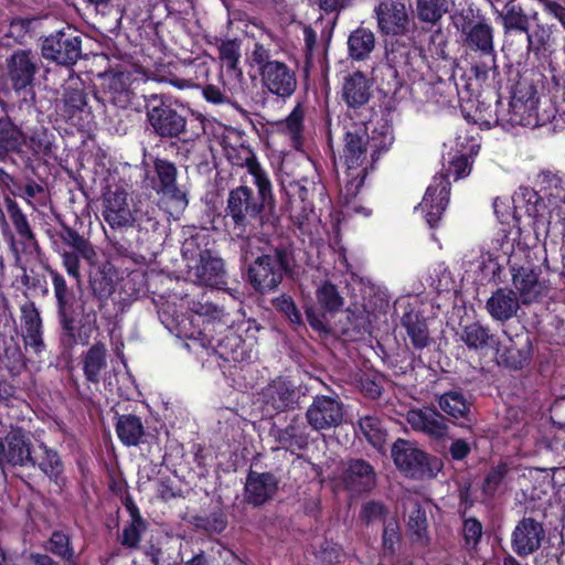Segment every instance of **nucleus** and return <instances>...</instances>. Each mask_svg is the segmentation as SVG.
I'll return each mask as SVG.
<instances>
[{
	"instance_id": "obj_1",
	"label": "nucleus",
	"mask_w": 565,
	"mask_h": 565,
	"mask_svg": "<svg viewBox=\"0 0 565 565\" xmlns=\"http://www.w3.org/2000/svg\"><path fill=\"white\" fill-rule=\"evenodd\" d=\"M497 243L502 255L488 252L481 256L482 265L486 267V262L492 263L491 271L494 274L500 267V258L505 257L510 268L511 282L521 302L530 305L543 300L550 291V284L548 280L541 277L540 267L529 259V252L522 247L515 248L513 239L507 235L498 239Z\"/></svg>"
},
{
	"instance_id": "obj_2",
	"label": "nucleus",
	"mask_w": 565,
	"mask_h": 565,
	"mask_svg": "<svg viewBox=\"0 0 565 565\" xmlns=\"http://www.w3.org/2000/svg\"><path fill=\"white\" fill-rule=\"evenodd\" d=\"M63 244L68 249L60 252L62 264L67 275L81 282L82 275L79 269V259H84L90 267L89 285L96 297L99 299L109 296L113 292V279L100 266L95 267L97 262V252L92 243L71 227H65L60 235Z\"/></svg>"
},
{
	"instance_id": "obj_3",
	"label": "nucleus",
	"mask_w": 565,
	"mask_h": 565,
	"mask_svg": "<svg viewBox=\"0 0 565 565\" xmlns=\"http://www.w3.org/2000/svg\"><path fill=\"white\" fill-rule=\"evenodd\" d=\"M275 204L273 195V186L270 185V199H264L258 191L255 196L254 192L247 185H239L233 189L227 199L226 215L231 217L234 227L233 231L237 237L242 238L241 250L245 259L248 254L253 255L250 246L257 237H250L247 234V228L250 226L252 221L256 220L265 206L273 207Z\"/></svg>"
},
{
	"instance_id": "obj_4",
	"label": "nucleus",
	"mask_w": 565,
	"mask_h": 565,
	"mask_svg": "<svg viewBox=\"0 0 565 565\" xmlns=\"http://www.w3.org/2000/svg\"><path fill=\"white\" fill-rule=\"evenodd\" d=\"M252 67H256L262 87L282 99L289 98L297 89V77L286 63L271 58L270 50L256 43L248 56Z\"/></svg>"
},
{
	"instance_id": "obj_5",
	"label": "nucleus",
	"mask_w": 565,
	"mask_h": 565,
	"mask_svg": "<svg viewBox=\"0 0 565 565\" xmlns=\"http://www.w3.org/2000/svg\"><path fill=\"white\" fill-rule=\"evenodd\" d=\"M102 214L113 230L131 226L142 228L145 223H152L153 227L157 225L153 209L142 212L134 204L124 189H116L104 194Z\"/></svg>"
},
{
	"instance_id": "obj_6",
	"label": "nucleus",
	"mask_w": 565,
	"mask_h": 565,
	"mask_svg": "<svg viewBox=\"0 0 565 565\" xmlns=\"http://www.w3.org/2000/svg\"><path fill=\"white\" fill-rule=\"evenodd\" d=\"M367 132L362 126L349 130L344 137L343 159L345 171V195L358 193L364 183L367 171V157L371 149L367 145Z\"/></svg>"
},
{
	"instance_id": "obj_7",
	"label": "nucleus",
	"mask_w": 565,
	"mask_h": 565,
	"mask_svg": "<svg viewBox=\"0 0 565 565\" xmlns=\"http://www.w3.org/2000/svg\"><path fill=\"white\" fill-rule=\"evenodd\" d=\"M195 241L189 239L184 243L182 253L186 260L188 279L193 284L221 288L226 284L225 269L222 258L210 249L195 252Z\"/></svg>"
},
{
	"instance_id": "obj_8",
	"label": "nucleus",
	"mask_w": 565,
	"mask_h": 565,
	"mask_svg": "<svg viewBox=\"0 0 565 565\" xmlns=\"http://www.w3.org/2000/svg\"><path fill=\"white\" fill-rule=\"evenodd\" d=\"M392 458L401 472L414 479H431L441 469L439 459L428 456L414 443L405 439L394 443Z\"/></svg>"
},
{
	"instance_id": "obj_9",
	"label": "nucleus",
	"mask_w": 565,
	"mask_h": 565,
	"mask_svg": "<svg viewBox=\"0 0 565 565\" xmlns=\"http://www.w3.org/2000/svg\"><path fill=\"white\" fill-rule=\"evenodd\" d=\"M290 268V253L276 247L273 253L258 256L248 268L252 286L260 291L275 289L282 280L284 273Z\"/></svg>"
},
{
	"instance_id": "obj_10",
	"label": "nucleus",
	"mask_w": 565,
	"mask_h": 565,
	"mask_svg": "<svg viewBox=\"0 0 565 565\" xmlns=\"http://www.w3.org/2000/svg\"><path fill=\"white\" fill-rule=\"evenodd\" d=\"M81 317L77 319L75 309L66 312L60 317V323L63 329V342L68 347H74L77 343L83 345L88 344L94 332L98 330L97 312L94 307L89 306L87 301H82Z\"/></svg>"
},
{
	"instance_id": "obj_11",
	"label": "nucleus",
	"mask_w": 565,
	"mask_h": 565,
	"mask_svg": "<svg viewBox=\"0 0 565 565\" xmlns=\"http://www.w3.org/2000/svg\"><path fill=\"white\" fill-rule=\"evenodd\" d=\"M82 54V39L71 28L60 30L44 39L42 55L61 65H74Z\"/></svg>"
},
{
	"instance_id": "obj_12",
	"label": "nucleus",
	"mask_w": 565,
	"mask_h": 565,
	"mask_svg": "<svg viewBox=\"0 0 565 565\" xmlns=\"http://www.w3.org/2000/svg\"><path fill=\"white\" fill-rule=\"evenodd\" d=\"M343 404L333 396L317 395L306 411V419L313 430H327L343 422Z\"/></svg>"
},
{
	"instance_id": "obj_13",
	"label": "nucleus",
	"mask_w": 565,
	"mask_h": 565,
	"mask_svg": "<svg viewBox=\"0 0 565 565\" xmlns=\"http://www.w3.org/2000/svg\"><path fill=\"white\" fill-rule=\"evenodd\" d=\"M41 60L30 50H17L7 60V74L12 88L23 90L33 86Z\"/></svg>"
},
{
	"instance_id": "obj_14",
	"label": "nucleus",
	"mask_w": 565,
	"mask_h": 565,
	"mask_svg": "<svg viewBox=\"0 0 565 565\" xmlns=\"http://www.w3.org/2000/svg\"><path fill=\"white\" fill-rule=\"evenodd\" d=\"M32 441L24 430L11 429L3 438H0V466H32L36 460L31 452Z\"/></svg>"
},
{
	"instance_id": "obj_15",
	"label": "nucleus",
	"mask_w": 565,
	"mask_h": 565,
	"mask_svg": "<svg viewBox=\"0 0 565 565\" xmlns=\"http://www.w3.org/2000/svg\"><path fill=\"white\" fill-rule=\"evenodd\" d=\"M387 61L396 73L407 76L413 82L422 81L428 67L423 51L415 45H393L387 54Z\"/></svg>"
},
{
	"instance_id": "obj_16",
	"label": "nucleus",
	"mask_w": 565,
	"mask_h": 565,
	"mask_svg": "<svg viewBox=\"0 0 565 565\" xmlns=\"http://www.w3.org/2000/svg\"><path fill=\"white\" fill-rule=\"evenodd\" d=\"M148 119L161 137H175L185 128V118L157 96H152L148 105Z\"/></svg>"
},
{
	"instance_id": "obj_17",
	"label": "nucleus",
	"mask_w": 565,
	"mask_h": 565,
	"mask_svg": "<svg viewBox=\"0 0 565 565\" xmlns=\"http://www.w3.org/2000/svg\"><path fill=\"white\" fill-rule=\"evenodd\" d=\"M450 182L447 174H437L428 185L418 207L430 227L435 226L449 202Z\"/></svg>"
},
{
	"instance_id": "obj_18",
	"label": "nucleus",
	"mask_w": 565,
	"mask_h": 565,
	"mask_svg": "<svg viewBox=\"0 0 565 565\" xmlns=\"http://www.w3.org/2000/svg\"><path fill=\"white\" fill-rule=\"evenodd\" d=\"M299 399V393L292 382L277 377L260 392V401L268 414L292 409Z\"/></svg>"
},
{
	"instance_id": "obj_19",
	"label": "nucleus",
	"mask_w": 565,
	"mask_h": 565,
	"mask_svg": "<svg viewBox=\"0 0 565 565\" xmlns=\"http://www.w3.org/2000/svg\"><path fill=\"white\" fill-rule=\"evenodd\" d=\"M228 161L237 167H245L253 177V183L264 199H270V180L265 169L258 162L253 150L244 145L225 148Z\"/></svg>"
},
{
	"instance_id": "obj_20",
	"label": "nucleus",
	"mask_w": 565,
	"mask_h": 565,
	"mask_svg": "<svg viewBox=\"0 0 565 565\" xmlns=\"http://www.w3.org/2000/svg\"><path fill=\"white\" fill-rule=\"evenodd\" d=\"M153 167L157 177L150 178L146 174L145 181L148 182V185L157 193H162L175 201L180 207L186 206L188 200L185 193L177 185L175 166L170 161L157 159Z\"/></svg>"
},
{
	"instance_id": "obj_21",
	"label": "nucleus",
	"mask_w": 565,
	"mask_h": 565,
	"mask_svg": "<svg viewBox=\"0 0 565 565\" xmlns=\"http://www.w3.org/2000/svg\"><path fill=\"white\" fill-rule=\"evenodd\" d=\"M545 531L532 518L522 519L512 533V548L519 556H527L541 547Z\"/></svg>"
},
{
	"instance_id": "obj_22",
	"label": "nucleus",
	"mask_w": 565,
	"mask_h": 565,
	"mask_svg": "<svg viewBox=\"0 0 565 565\" xmlns=\"http://www.w3.org/2000/svg\"><path fill=\"white\" fill-rule=\"evenodd\" d=\"M341 479L348 490L362 493L375 487L376 473L367 461L351 459L343 465Z\"/></svg>"
},
{
	"instance_id": "obj_23",
	"label": "nucleus",
	"mask_w": 565,
	"mask_h": 565,
	"mask_svg": "<svg viewBox=\"0 0 565 565\" xmlns=\"http://www.w3.org/2000/svg\"><path fill=\"white\" fill-rule=\"evenodd\" d=\"M254 340H243L237 331L228 329L226 334L217 340L215 354L227 362H243L253 356Z\"/></svg>"
},
{
	"instance_id": "obj_24",
	"label": "nucleus",
	"mask_w": 565,
	"mask_h": 565,
	"mask_svg": "<svg viewBox=\"0 0 565 565\" xmlns=\"http://www.w3.org/2000/svg\"><path fill=\"white\" fill-rule=\"evenodd\" d=\"M377 25L385 34H399L406 30L408 15L399 1H383L375 8Z\"/></svg>"
},
{
	"instance_id": "obj_25",
	"label": "nucleus",
	"mask_w": 565,
	"mask_h": 565,
	"mask_svg": "<svg viewBox=\"0 0 565 565\" xmlns=\"http://www.w3.org/2000/svg\"><path fill=\"white\" fill-rule=\"evenodd\" d=\"M407 423L414 430L440 438L447 434L448 425L445 417L431 407L414 408L407 412Z\"/></svg>"
},
{
	"instance_id": "obj_26",
	"label": "nucleus",
	"mask_w": 565,
	"mask_h": 565,
	"mask_svg": "<svg viewBox=\"0 0 565 565\" xmlns=\"http://www.w3.org/2000/svg\"><path fill=\"white\" fill-rule=\"evenodd\" d=\"M513 209L512 217L515 221L521 220L524 215L539 220L545 216L547 206L539 193L527 186H521L511 198Z\"/></svg>"
},
{
	"instance_id": "obj_27",
	"label": "nucleus",
	"mask_w": 565,
	"mask_h": 565,
	"mask_svg": "<svg viewBox=\"0 0 565 565\" xmlns=\"http://www.w3.org/2000/svg\"><path fill=\"white\" fill-rule=\"evenodd\" d=\"M520 302L513 289L498 288L487 300L486 309L493 320L504 322L518 313Z\"/></svg>"
},
{
	"instance_id": "obj_28",
	"label": "nucleus",
	"mask_w": 565,
	"mask_h": 565,
	"mask_svg": "<svg viewBox=\"0 0 565 565\" xmlns=\"http://www.w3.org/2000/svg\"><path fill=\"white\" fill-rule=\"evenodd\" d=\"M463 35L465 45L476 52H480L482 55H493V26L486 22L479 21L475 24L463 25L461 29Z\"/></svg>"
},
{
	"instance_id": "obj_29",
	"label": "nucleus",
	"mask_w": 565,
	"mask_h": 565,
	"mask_svg": "<svg viewBox=\"0 0 565 565\" xmlns=\"http://www.w3.org/2000/svg\"><path fill=\"white\" fill-rule=\"evenodd\" d=\"M305 107L298 104L282 120L274 124V130L289 140L290 147L301 150L305 142Z\"/></svg>"
},
{
	"instance_id": "obj_30",
	"label": "nucleus",
	"mask_w": 565,
	"mask_h": 565,
	"mask_svg": "<svg viewBox=\"0 0 565 565\" xmlns=\"http://www.w3.org/2000/svg\"><path fill=\"white\" fill-rule=\"evenodd\" d=\"M278 481L273 473L250 471L245 483L246 500L255 505L263 504L276 492Z\"/></svg>"
},
{
	"instance_id": "obj_31",
	"label": "nucleus",
	"mask_w": 565,
	"mask_h": 565,
	"mask_svg": "<svg viewBox=\"0 0 565 565\" xmlns=\"http://www.w3.org/2000/svg\"><path fill=\"white\" fill-rule=\"evenodd\" d=\"M23 340L26 348H31L35 353L44 350L42 338V320L33 302L24 303L21 307Z\"/></svg>"
},
{
	"instance_id": "obj_32",
	"label": "nucleus",
	"mask_w": 565,
	"mask_h": 565,
	"mask_svg": "<svg viewBox=\"0 0 565 565\" xmlns=\"http://www.w3.org/2000/svg\"><path fill=\"white\" fill-rule=\"evenodd\" d=\"M218 56L225 67L226 76L233 82L228 83V90L239 89L243 81V72L238 66L241 58L239 43L235 40L223 41L218 46Z\"/></svg>"
},
{
	"instance_id": "obj_33",
	"label": "nucleus",
	"mask_w": 565,
	"mask_h": 565,
	"mask_svg": "<svg viewBox=\"0 0 565 565\" xmlns=\"http://www.w3.org/2000/svg\"><path fill=\"white\" fill-rule=\"evenodd\" d=\"M103 100L119 108H125L130 102L128 76L121 72H110L103 75Z\"/></svg>"
},
{
	"instance_id": "obj_34",
	"label": "nucleus",
	"mask_w": 565,
	"mask_h": 565,
	"mask_svg": "<svg viewBox=\"0 0 565 565\" xmlns=\"http://www.w3.org/2000/svg\"><path fill=\"white\" fill-rule=\"evenodd\" d=\"M191 310L194 316L191 318L183 319L180 322V332L189 339H199L202 334V330L199 328L201 323L207 320L216 319L220 317V310L216 306L210 302L193 301Z\"/></svg>"
},
{
	"instance_id": "obj_35",
	"label": "nucleus",
	"mask_w": 565,
	"mask_h": 565,
	"mask_svg": "<svg viewBox=\"0 0 565 565\" xmlns=\"http://www.w3.org/2000/svg\"><path fill=\"white\" fill-rule=\"evenodd\" d=\"M370 97L371 84L361 72H355L344 78L342 98L349 107H361L369 102Z\"/></svg>"
},
{
	"instance_id": "obj_36",
	"label": "nucleus",
	"mask_w": 565,
	"mask_h": 565,
	"mask_svg": "<svg viewBox=\"0 0 565 565\" xmlns=\"http://www.w3.org/2000/svg\"><path fill=\"white\" fill-rule=\"evenodd\" d=\"M510 120L513 125L537 126V98L531 93L526 98L513 96L510 102Z\"/></svg>"
},
{
	"instance_id": "obj_37",
	"label": "nucleus",
	"mask_w": 565,
	"mask_h": 565,
	"mask_svg": "<svg viewBox=\"0 0 565 565\" xmlns=\"http://www.w3.org/2000/svg\"><path fill=\"white\" fill-rule=\"evenodd\" d=\"M402 324L407 335L417 350H423L430 343V337L425 319L413 308L407 309L402 317Z\"/></svg>"
},
{
	"instance_id": "obj_38",
	"label": "nucleus",
	"mask_w": 565,
	"mask_h": 565,
	"mask_svg": "<svg viewBox=\"0 0 565 565\" xmlns=\"http://www.w3.org/2000/svg\"><path fill=\"white\" fill-rule=\"evenodd\" d=\"M375 43L374 33L367 28L360 26L348 38L349 56L354 61H364L375 49Z\"/></svg>"
},
{
	"instance_id": "obj_39",
	"label": "nucleus",
	"mask_w": 565,
	"mask_h": 565,
	"mask_svg": "<svg viewBox=\"0 0 565 565\" xmlns=\"http://www.w3.org/2000/svg\"><path fill=\"white\" fill-rule=\"evenodd\" d=\"M275 436L282 448L289 449L292 452L297 449H302L308 445L309 439L307 426L298 418H294L286 428L277 430Z\"/></svg>"
},
{
	"instance_id": "obj_40",
	"label": "nucleus",
	"mask_w": 565,
	"mask_h": 565,
	"mask_svg": "<svg viewBox=\"0 0 565 565\" xmlns=\"http://www.w3.org/2000/svg\"><path fill=\"white\" fill-rule=\"evenodd\" d=\"M502 19V26L505 34L518 31L526 34V39L529 44L532 43V35L529 32L530 29V18L524 12L521 6L509 1L504 11L500 13Z\"/></svg>"
},
{
	"instance_id": "obj_41",
	"label": "nucleus",
	"mask_w": 565,
	"mask_h": 565,
	"mask_svg": "<svg viewBox=\"0 0 565 565\" xmlns=\"http://www.w3.org/2000/svg\"><path fill=\"white\" fill-rule=\"evenodd\" d=\"M6 207L15 232L23 244V249L35 247L36 241L34 234L29 225L25 214L21 211L18 203L10 198H7Z\"/></svg>"
},
{
	"instance_id": "obj_42",
	"label": "nucleus",
	"mask_w": 565,
	"mask_h": 565,
	"mask_svg": "<svg viewBox=\"0 0 565 565\" xmlns=\"http://www.w3.org/2000/svg\"><path fill=\"white\" fill-rule=\"evenodd\" d=\"M460 339L469 349L473 350H483L495 344L494 335L489 328L479 322L465 326Z\"/></svg>"
},
{
	"instance_id": "obj_43",
	"label": "nucleus",
	"mask_w": 565,
	"mask_h": 565,
	"mask_svg": "<svg viewBox=\"0 0 565 565\" xmlns=\"http://www.w3.org/2000/svg\"><path fill=\"white\" fill-rule=\"evenodd\" d=\"M541 190L547 196L550 205L557 207L565 203V177L552 171L540 174Z\"/></svg>"
},
{
	"instance_id": "obj_44",
	"label": "nucleus",
	"mask_w": 565,
	"mask_h": 565,
	"mask_svg": "<svg viewBox=\"0 0 565 565\" xmlns=\"http://www.w3.org/2000/svg\"><path fill=\"white\" fill-rule=\"evenodd\" d=\"M116 431L126 446H137L145 433L141 419L135 415L119 416Z\"/></svg>"
},
{
	"instance_id": "obj_45",
	"label": "nucleus",
	"mask_w": 565,
	"mask_h": 565,
	"mask_svg": "<svg viewBox=\"0 0 565 565\" xmlns=\"http://www.w3.org/2000/svg\"><path fill=\"white\" fill-rule=\"evenodd\" d=\"M106 347L103 343H95L85 354L83 370L89 382L99 381L100 371L106 366Z\"/></svg>"
},
{
	"instance_id": "obj_46",
	"label": "nucleus",
	"mask_w": 565,
	"mask_h": 565,
	"mask_svg": "<svg viewBox=\"0 0 565 565\" xmlns=\"http://www.w3.org/2000/svg\"><path fill=\"white\" fill-rule=\"evenodd\" d=\"M367 145L371 149L372 163L375 162L380 154L387 151L392 146L394 136L392 126L386 121H383L375 126L372 130V135H367Z\"/></svg>"
},
{
	"instance_id": "obj_47",
	"label": "nucleus",
	"mask_w": 565,
	"mask_h": 565,
	"mask_svg": "<svg viewBox=\"0 0 565 565\" xmlns=\"http://www.w3.org/2000/svg\"><path fill=\"white\" fill-rule=\"evenodd\" d=\"M427 516L426 512L419 503L412 502V508L408 513L407 519V531L414 542L419 544L428 543V532H427Z\"/></svg>"
},
{
	"instance_id": "obj_48",
	"label": "nucleus",
	"mask_w": 565,
	"mask_h": 565,
	"mask_svg": "<svg viewBox=\"0 0 565 565\" xmlns=\"http://www.w3.org/2000/svg\"><path fill=\"white\" fill-rule=\"evenodd\" d=\"M439 407L454 418H467L470 404L462 393L458 391H449L440 395L438 401Z\"/></svg>"
},
{
	"instance_id": "obj_49",
	"label": "nucleus",
	"mask_w": 565,
	"mask_h": 565,
	"mask_svg": "<svg viewBox=\"0 0 565 565\" xmlns=\"http://www.w3.org/2000/svg\"><path fill=\"white\" fill-rule=\"evenodd\" d=\"M50 277L52 279L54 296L57 301L58 317L64 316L66 319V312L74 309V294L67 287L66 280L57 270H50Z\"/></svg>"
},
{
	"instance_id": "obj_50",
	"label": "nucleus",
	"mask_w": 565,
	"mask_h": 565,
	"mask_svg": "<svg viewBox=\"0 0 565 565\" xmlns=\"http://www.w3.org/2000/svg\"><path fill=\"white\" fill-rule=\"evenodd\" d=\"M360 433L376 449L381 450L386 441V429L375 416H364L359 420Z\"/></svg>"
},
{
	"instance_id": "obj_51",
	"label": "nucleus",
	"mask_w": 565,
	"mask_h": 565,
	"mask_svg": "<svg viewBox=\"0 0 565 565\" xmlns=\"http://www.w3.org/2000/svg\"><path fill=\"white\" fill-rule=\"evenodd\" d=\"M452 0H417V12L422 21L435 23L452 6Z\"/></svg>"
},
{
	"instance_id": "obj_52",
	"label": "nucleus",
	"mask_w": 565,
	"mask_h": 565,
	"mask_svg": "<svg viewBox=\"0 0 565 565\" xmlns=\"http://www.w3.org/2000/svg\"><path fill=\"white\" fill-rule=\"evenodd\" d=\"M39 450L41 451V457H34L36 460L35 466H38L47 477H57L63 470L57 452L47 448L44 444H40Z\"/></svg>"
},
{
	"instance_id": "obj_53",
	"label": "nucleus",
	"mask_w": 565,
	"mask_h": 565,
	"mask_svg": "<svg viewBox=\"0 0 565 565\" xmlns=\"http://www.w3.org/2000/svg\"><path fill=\"white\" fill-rule=\"evenodd\" d=\"M317 299L319 305L327 311H338L343 306V298L340 296L335 285L324 281L317 289Z\"/></svg>"
},
{
	"instance_id": "obj_54",
	"label": "nucleus",
	"mask_w": 565,
	"mask_h": 565,
	"mask_svg": "<svg viewBox=\"0 0 565 565\" xmlns=\"http://www.w3.org/2000/svg\"><path fill=\"white\" fill-rule=\"evenodd\" d=\"M145 530V523L141 516L132 513L131 522L126 525L120 536V543L128 548H137L141 539V533Z\"/></svg>"
},
{
	"instance_id": "obj_55",
	"label": "nucleus",
	"mask_w": 565,
	"mask_h": 565,
	"mask_svg": "<svg viewBox=\"0 0 565 565\" xmlns=\"http://www.w3.org/2000/svg\"><path fill=\"white\" fill-rule=\"evenodd\" d=\"M510 468L507 463H500L493 467L487 475L482 491L488 497H493L499 488L503 484Z\"/></svg>"
},
{
	"instance_id": "obj_56",
	"label": "nucleus",
	"mask_w": 565,
	"mask_h": 565,
	"mask_svg": "<svg viewBox=\"0 0 565 565\" xmlns=\"http://www.w3.org/2000/svg\"><path fill=\"white\" fill-rule=\"evenodd\" d=\"M47 550L65 561H72L73 550L70 547L68 536L62 532H54L49 541Z\"/></svg>"
},
{
	"instance_id": "obj_57",
	"label": "nucleus",
	"mask_w": 565,
	"mask_h": 565,
	"mask_svg": "<svg viewBox=\"0 0 565 565\" xmlns=\"http://www.w3.org/2000/svg\"><path fill=\"white\" fill-rule=\"evenodd\" d=\"M21 131L9 120H0V143L6 148H17L21 145Z\"/></svg>"
},
{
	"instance_id": "obj_58",
	"label": "nucleus",
	"mask_w": 565,
	"mask_h": 565,
	"mask_svg": "<svg viewBox=\"0 0 565 565\" xmlns=\"http://www.w3.org/2000/svg\"><path fill=\"white\" fill-rule=\"evenodd\" d=\"M348 319L358 334L370 333L372 328V315L364 308H356L349 311Z\"/></svg>"
},
{
	"instance_id": "obj_59",
	"label": "nucleus",
	"mask_w": 565,
	"mask_h": 565,
	"mask_svg": "<svg viewBox=\"0 0 565 565\" xmlns=\"http://www.w3.org/2000/svg\"><path fill=\"white\" fill-rule=\"evenodd\" d=\"M64 104L70 114H74L77 110H83L87 104L86 95L83 89L68 86L64 93Z\"/></svg>"
},
{
	"instance_id": "obj_60",
	"label": "nucleus",
	"mask_w": 565,
	"mask_h": 565,
	"mask_svg": "<svg viewBox=\"0 0 565 565\" xmlns=\"http://www.w3.org/2000/svg\"><path fill=\"white\" fill-rule=\"evenodd\" d=\"M274 306L277 310L282 312L290 322L296 324L301 323V315L291 297L281 295L274 300Z\"/></svg>"
},
{
	"instance_id": "obj_61",
	"label": "nucleus",
	"mask_w": 565,
	"mask_h": 565,
	"mask_svg": "<svg viewBox=\"0 0 565 565\" xmlns=\"http://www.w3.org/2000/svg\"><path fill=\"white\" fill-rule=\"evenodd\" d=\"M456 151L461 156H475L479 151V143L473 136L467 131H459L455 138Z\"/></svg>"
},
{
	"instance_id": "obj_62",
	"label": "nucleus",
	"mask_w": 565,
	"mask_h": 565,
	"mask_svg": "<svg viewBox=\"0 0 565 565\" xmlns=\"http://www.w3.org/2000/svg\"><path fill=\"white\" fill-rule=\"evenodd\" d=\"M4 358L10 373L15 375L24 369V355L18 344L8 345L4 350Z\"/></svg>"
},
{
	"instance_id": "obj_63",
	"label": "nucleus",
	"mask_w": 565,
	"mask_h": 565,
	"mask_svg": "<svg viewBox=\"0 0 565 565\" xmlns=\"http://www.w3.org/2000/svg\"><path fill=\"white\" fill-rule=\"evenodd\" d=\"M465 543L469 548H473L482 536V525L477 519H467L463 522Z\"/></svg>"
},
{
	"instance_id": "obj_64",
	"label": "nucleus",
	"mask_w": 565,
	"mask_h": 565,
	"mask_svg": "<svg viewBox=\"0 0 565 565\" xmlns=\"http://www.w3.org/2000/svg\"><path fill=\"white\" fill-rule=\"evenodd\" d=\"M495 53H493V55H483L484 60L482 62L472 65L471 72L478 82H486L490 73L495 71Z\"/></svg>"
}]
</instances>
